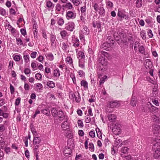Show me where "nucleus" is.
Instances as JSON below:
<instances>
[{"mask_svg":"<svg viewBox=\"0 0 160 160\" xmlns=\"http://www.w3.org/2000/svg\"><path fill=\"white\" fill-rule=\"evenodd\" d=\"M136 7L138 8H139L142 5V0H137L136 2Z\"/></svg>","mask_w":160,"mask_h":160,"instance_id":"34","label":"nucleus"},{"mask_svg":"<svg viewBox=\"0 0 160 160\" xmlns=\"http://www.w3.org/2000/svg\"><path fill=\"white\" fill-rule=\"evenodd\" d=\"M152 131L154 134H158L160 132V126L154 124L152 126Z\"/></svg>","mask_w":160,"mask_h":160,"instance_id":"10","label":"nucleus"},{"mask_svg":"<svg viewBox=\"0 0 160 160\" xmlns=\"http://www.w3.org/2000/svg\"><path fill=\"white\" fill-rule=\"evenodd\" d=\"M46 6L48 8H54V5L50 1H48L46 3Z\"/></svg>","mask_w":160,"mask_h":160,"instance_id":"39","label":"nucleus"},{"mask_svg":"<svg viewBox=\"0 0 160 160\" xmlns=\"http://www.w3.org/2000/svg\"><path fill=\"white\" fill-rule=\"evenodd\" d=\"M99 13L100 15H103L105 13V10L103 7H100L99 9Z\"/></svg>","mask_w":160,"mask_h":160,"instance_id":"46","label":"nucleus"},{"mask_svg":"<svg viewBox=\"0 0 160 160\" xmlns=\"http://www.w3.org/2000/svg\"><path fill=\"white\" fill-rule=\"evenodd\" d=\"M66 61L70 64H71L72 63V60L70 57H68L66 58Z\"/></svg>","mask_w":160,"mask_h":160,"instance_id":"53","label":"nucleus"},{"mask_svg":"<svg viewBox=\"0 0 160 160\" xmlns=\"http://www.w3.org/2000/svg\"><path fill=\"white\" fill-rule=\"evenodd\" d=\"M61 8H62L61 6L59 4H57L56 6V10L58 11H60V10L61 9Z\"/></svg>","mask_w":160,"mask_h":160,"instance_id":"62","label":"nucleus"},{"mask_svg":"<svg viewBox=\"0 0 160 160\" xmlns=\"http://www.w3.org/2000/svg\"><path fill=\"white\" fill-rule=\"evenodd\" d=\"M99 68L101 71L105 70L107 65V61L104 57H101L98 59Z\"/></svg>","mask_w":160,"mask_h":160,"instance_id":"1","label":"nucleus"},{"mask_svg":"<svg viewBox=\"0 0 160 160\" xmlns=\"http://www.w3.org/2000/svg\"><path fill=\"white\" fill-rule=\"evenodd\" d=\"M16 41L17 42V44L18 45H22L23 44L22 41V40L20 38H16Z\"/></svg>","mask_w":160,"mask_h":160,"instance_id":"49","label":"nucleus"},{"mask_svg":"<svg viewBox=\"0 0 160 160\" xmlns=\"http://www.w3.org/2000/svg\"><path fill=\"white\" fill-rule=\"evenodd\" d=\"M62 6L63 7H65L68 10L73 9V7L70 2L67 3L65 5H63Z\"/></svg>","mask_w":160,"mask_h":160,"instance_id":"22","label":"nucleus"},{"mask_svg":"<svg viewBox=\"0 0 160 160\" xmlns=\"http://www.w3.org/2000/svg\"><path fill=\"white\" fill-rule=\"evenodd\" d=\"M88 83L87 82L84 80H82L81 82V86L84 87L85 90H87L88 89Z\"/></svg>","mask_w":160,"mask_h":160,"instance_id":"20","label":"nucleus"},{"mask_svg":"<svg viewBox=\"0 0 160 160\" xmlns=\"http://www.w3.org/2000/svg\"><path fill=\"white\" fill-rule=\"evenodd\" d=\"M94 10L96 11H98L99 9V6L97 3H95L93 6Z\"/></svg>","mask_w":160,"mask_h":160,"instance_id":"60","label":"nucleus"},{"mask_svg":"<svg viewBox=\"0 0 160 160\" xmlns=\"http://www.w3.org/2000/svg\"><path fill=\"white\" fill-rule=\"evenodd\" d=\"M13 59L16 61H19L20 60L21 57L20 55H15L13 56Z\"/></svg>","mask_w":160,"mask_h":160,"instance_id":"43","label":"nucleus"},{"mask_svg":"<svg viewBox=\"0 0 160 160\" xmlns=\"http://www.w3.org/2000/svg\"><path fill=\"white\" fill-rule=\"evenodd\" d=\"M108 118L110 122H114L116 119V116L113 114H111L108 115Z\"/></svg>","mask_w":160,"mask_h":160,"instance_id":"17","label":"nucleus"},{"mask_svg":"<svg viewBox=\"0 0 160 160\" xmlns=\"http://www.w3.org/2000/svg\"><path fill=\"white\" fill-rule=\"evenodd\" d=\"M85 59H82L79 60V66L82 68H84Z\"/></svg>","mask_w":160,"mask_h":160,"instance_id":"23","label":"nucleus"},{"mask_svg":"<svg viewBox=\"0 0 160 160\" xmlns=\"http://www.w3.org/2000/svg\"><path fill=\"white\" fill-rule=\"evenodd\" d=\"M139 51L141 53H144L145 52V49L144 47L142 46H140L139 48Z\"/></svg>","mask_w":160,"mask_h":160,"instance_id":"44","label":"nucleus"},{"mask_svg":"<svg viewBox=\"0 0 160 160\" xmlns=\"http://www.w3.org/2000/svg\"><path fill=\"white\" fill-rule=\"evenodd\" d=\"M78 126L79 127H82L83 126V124L81 120H79L78 122Z\"/></svg>","mask_w":160,"mask_h":160,"instance_id":"61","label":"nucleus"},{"mask_svg":"<svg viewBox=\"0 0 160 160\" xmlns=\"http://www.w3.org/2000/svg\"><path fill=\"white\" fill-rule=\"evenodd\" d=\"M62 49L63 50L66 51L68 47V45L67 43H66L65 42H63L62 44Z\"/></svg>","mask_w":160,"mask_h":160,"instance_id":"35","label":"nucleus"},{"mask_svg":"<svg viewBox=\"0 0 160 160\" xmlns=\"http://www.w3.org/2000/svg\"><path fill=\"white\" fill-rule=\"evenodd\" d=\"M147 34H148V36L150 38H152L153 36V35L152 33V32L151 29H149L148 30V31L147 32Z\"/></svg>","mask_w":160,"mask_h":160,"instance_id":"48","label":"nucleus"},{"mask_svg":"<svg viewBox=\"0 0 160 160\" xmlns=\"http://www.w3.org/2000/svg\"><path fill=\"white\" fill-rule=\"evenodd\" d=\"M47 58L50 61H52L54 59V56L51 53H49L46 55Z\"/></svg>","mask_w":160,"mask_h":160,"instance_id":"28","label":"nucleus"},{"mask_svg":"<svg viewBox=\"0 0 160 160\" xmlns=\"http://www.w3.org/2000/svg\"><path fill=\"white\" fill-rule=\"evenodd\" d=\"M118 16L121 18H124L125 19L127 20L128 18L127 13L124 10H118Z\"/></svg>","mask_w":160,"mask_h":160,"instance_id":"7","label":"nucleus"},{"mask_svg":"<svg viewBox=\"0 0 160 160\" xmlns=\"http://www.w3.org/2000/svg\"><path fill=\"white\" fill-rule=\"evenodd\" d=\"M76 101L77 102H79L81 100V98L78 93L77 96H75V98Z\"/></svg>","mask_w":160,"mask_h":160,"instance_id":"54","label":"nucleus"},{"mask_svg":"<svg viewBox=\"0 0 160 160\" xmlns=\"http://www.w3.org/2000/svg\"><path fill=\"white\" fill-rule=\"evenodd\" d=\"M122 140L120 139L116 138L115 140L114 145L116 147H119L122 145Z\"/></svg>","mask_w":160,"mask_h":160,"instance_id":"16","label":"nucleus"},{"mask_svg":"<svg viewBox=\"0 0 160 160\" xmlns=\"http://www.w3.org/2000/svg\"><path fill=\"white\" fill-rule=\"evenodd\" d=\"M58 111L55 108H52L51 110L52 115L53 117H56L57 113H58Z\"/></svg>","mask_w":160,"mask_h":160,"instance_id":"37","label":"nucleus"},{"mask_svg":"<svg viewBox=\"0 0 160 160\" xmlns=\"http://www.w3.org/2000/svg\"><path fill=\"white\" fill-rule=\"evenodd\" d=\"M72 2L75 6H78L80 3V1L78 0H72Z\"/></svg>","mask_w":160,"mask_h":160,"instance_id":"58","label":"nucleus"},{"mask_svg":"<svg viewBox=\"0 0 160 160\" xmlns=\"http://www.w3.org/2000/svg\"><path fill=\"white\" fill-rule=\"evenodd\" d=\"M82 31V32L83 34H85L86 35L89 33V29L86 26L83 27Z\"/></svg>","mask_w":160,"mask_h":160,"instance_id":"32","label":"nucleus"},{"mask_svg":"<svg viewBox=\"0 0 160 160\" xmlns=\"http://www.w3.org/2000/svg\"><path fill=\"white\" fill-rule=\"evenodd\" d=\"M106 3L107 6L109 7L112 8L113 7V3L110 1L109 0H106Z\"/></svg>","mask_w":160,"mask_h":160,"instance_id":"40","label":"nucleus"},{"mask_svg":"<svg viewBox=\"0 0 160 160\" xmlns=\"http://www.w3.org/2000/svg\"><path fill=\"white\" fill-rule=\"evenodd\" d=\"M72 149L68 148V147H65L64 150V153L65 156L67 157H70L72 154Z\"/></svg>","mask_w":160,"mask_h":160,"instance_id":"8","label":"nucleus"},{"mask_svg":"<svg viewBox=\"0 0 160 160\" xmlns=\"http://www.w3.org/2000/svg\"><path fill=\"white\" fill-rule=\"evenodd\" d=\"M72 41L73 46L75 48H76L79 46V41L77 37L74 36V37L72 38Z\"/></svg>","mask_w":160,"mask_h":160,"instance_id":"11","label":"nucleus"},{"mask_svg":"<svg viewBox=\"0 0 160 160\" xmlns=\"http://www.w3.org/2000/svg\"><path fill=\"white\" fill-rule=\"evenodd\" d=\"M31 67L33 70H36L37 69L36 64L34 62H32L31 64Z\"/></svg>","mask_w":160,"mask_h":160,"instance_id":"55","label":"nucleus"},{"mask_svg":"<svg viewBox=\"0 0 160 160\" xmlns=\"http://www.w3.org/2000/svg\"><path fill=\"white\" fill-rule=\"evenodd\" d=\"M47 85L49 88H53L55 87V83L52 81H48L47 82Z\"/></svg>","mask_w":160,"mask_h":160,"instance_id":"29","label":"nucleus"},{"mask_svg":"<svg viewBox=\"0 0 160 160\" xmlns=\"http://www.w3.org/2000/svg\"><path fill=\"white\" fill-rule=\"evenodd\" d=\"M24 72L26 75H28L31 73V70L28 68H26L25 69Z\"/></svg>","mask_w":160,"mask_h":160,"instance_id":"56","label":"nucleus"},{"mask_svg":"<svg viewBox=\"0 0 160 160\" xmlns=\"http://www.w3.org/2000/svg\"><path fill=\"white\" fill-rule=\"evenodd\" d=\"M140 35L143 40H145L146 38V33L145 30H142L140 32Z\"/></svg>","mask_w":160,"mask_h":160,"instance_id":"38","label":"nucleus"},{"mask_svg":"<svg viewBox=\"0 0 160 160\" xmlns=\"http://www.w3.org/2000/svg\"><path fill=\"white\" fill-rule=\"evenodd\" d=\"M86 14L85 13H82L80 16V19L83 22H85L86 20L85 19Z\"/></svg>","mask_w":160,"mask_h":160,"instance_id":"50","label":"nucleus"},{"mask_svg":"<svg viewBox=\"0 0 160 160\" xmlns=\"http://www.w3.org/2000/svg\"><path fill=\"white\" fill-rule=\"evenodd\" d=\"M157 145V144H155L152 147V149L155 152L154 156L155 158H158L160 156V147H156Z\"/></svg>","mask_w":160,"mask_h":160,"instance_id":"6","label":"nucleus"},{"mask_svg":"<svg viewBox=\"0 0 160 160\" xmlns=\"http://www.w3.org/2000/svg\"><path fill=\"white\" fill-rule=\"evenodd\" d=\"M96 132L97 133L98 137L99 138H102V135L101 132L100 131V129L98 128H97L96 129Z\"/></svg>","mask_w":160,"mask_h":160,"instance_id":"42","label":"nucleus"},{"mask_svg":"<svg viewBox=\"0 0 160 160\" xmlns=\"http://www.w3.org/2000/svg\"><path fill=\"white\" fill-rule=\"evenodd\" d=\"M60 71L58 69H57L54 71V76L56 77H59L60 75Z\"/></svg>","mask_w":160,"mask_h":160,"instance_id":"36","label":"nucleus"},{"mask_svg":"<svg viewBox=\"0 0 160 160\" xmlns=\"http://www.w3.org/2000/svg\"><path fill=\"white\" fill-rule=\"evenodd\" d=\"M129 149L126 147H123L121 149V152L122 153L124 154L128 153Z\"/></svg>","mask_w":160,"mask_h":160,"instance_id":"24","label":"nucleus"},{"mask_svg":"<svg viewBox=\"0 0 160 160\" xmlns=\"http://www.w3.org/2000/svg\"><path fill=\"white\" fill-rule=\"evenodd\" d=\"M149 109L151 112H153L154 111H157L158 110V108L156 107H155L152 105H151V108H149Z\"/></svg>","mask_w":160,"mask_h":160,"instance_id":"45","label":"nucleus"},{"mask_svg":"<svg viewBox=\"0 0 160 160\" xmlns=\"http://www.w3.org/2000/svg\"><path fill=\"white\" fill-rule=\"evenodd\" d=\"M60 34L62 38L63 39H64L66 36H68V34L67 32L65 30L62 31L60 32Z\"/></svg>","mask_w":160,"mask_h":160,"instance_id":"27","label":"nucleus"},{"mask_svg":"<svg viewBox=\"0 0 160 160\" xmlns=\"http://www.w3.org/2000/svg\"><path fill=\"white\" fill-rule=\"evenodd\" d=\"M131 105L132 106H135L136 105V98L135 97H133L131 98L130 103Z\"/></svg>","mask_w":160,"mask_h":160,"instance_id":"31","label":"nucleus"},{"mask_svg":"<svg viewBox=\"0 0 160 160\" xmlns=\"http://www.w3.org/2000/svg\"><path fill=\"white\" fill-rule=\"evenodd\" d=\"M74 146V145L72 140L69 139L68 141L67 145L66 147L73 149Z\"/></svg>","mask_w":160,"mask_h":160,"instance_id":"18","label":"nucleus"},{"mask_svg":"<svg viewBox=\"0 0 160 160\" xmlns=\"http://www.w3.org/2000/svg\"><path fill=\"white\" fill-rule=\"evenodd\" d=\"M64 115L62 111H59V115L58 117L60 120H62L64 118Z\"/></svg>","mask_w":160,"mask_h":160,"instance_id":"25","label":"nucleus"},{"mask_svg":"<svg viewBox=\"0 0 160 160\" xmlns=\"http://www.w3.org/2000/svg\"><path fill=\"white\" fill-rule=\"evenodd\" d=\"M121 155L122 158H125L127 160H132V157L130 155H128L127 156H122V154H121Z\"/></svg>","mask_w":160,"mask_h":160,"instance_id":"59","label":"nucleus"},{"mask_svg":"<svg viewBox=\"0 0 160 160\" xmlns=\"http://www.w3.org/2000/svg\"><path fill=\"white\" fill-rule=\"evenodd\" d=\"M66 136L68 138L71 139L73 137V134L70 131L68 132L67 133H66Z\"/></svg>","mask_w":160,"mask_h":160,"instance_id":"41","label":"nucleus"},{"mask_svg":"<svg viewBox=\"0 0 160 160\" xmlns=\"http://www.w3.org/2000/svg\"><path fill=\"white\" fill-rule=\"evenodd\" d=\"M64 21L63 19L61 17L58 18L57 23L59 25L62 26L64 23Z\"/></svg>","mask_w":160,"mask_h":160,"instance_id":"26","label":"nucleus"},{"mask_svg":"<svg viewBox=\"0 0 160 160\" xmlns=\"http://www.w3.org/2000/svg\"><path fill=\"white\" fill-rule=\"evenodd\" d=\"M41 141L40 138L39 137L34 136L33 143L34 145H36L40 143Z\"/></svg>","mask_w":160,"mask_h":160,"instance_id":"19","label":"nucleus"},{"mask_svg":"<svg viewBox=\"0 0 160 160\" xmlns=\"http://www.w3.org/2000/svg\"><path fill=\"white\" fill-rule=\"evenodd\" d=\"M35 77L38 80H40L42 78V76L41 74L39 73H38L36 74Z\"/></svg>","mask_w":160,"mask_h":160,"instance_id":"57","label":"nucleus"},{"mask_svg":"<svg viewBox=\"0 0 160 160\" xmlns=\"http://www.w3.org/2000/svg\"><path fill=\"white\" fill-rule=\"evenodd\" d=\"M115 42L113 40L106 42L103 43L102 46V47L103 49L108 51L110 49V48L113 46Z\"/></svg>","mask_w":160,"mask_h":160,"instance_id":"4","label":"nucleus"},{"mask_svg":"<svg viewBox=\"0 0 160 160\" xmlns=\"http://www.w3.org/2000/svg\"><path fill=\"white\" fill-rule=\"evenodd\" d=\"M75 26L74 23L73 22H69L66 24L65 28L69 31H72Z\"/></svg>","mask_w":160,"mask_h":160,"instance_id":"9","label":"nucleus"},{"mask_svg":"<svg viewBox=\"0 0 160 160\" xmlns=\"http://www.w3.org/2000/svg\"><path fill=\"white\" fill-rule=\"evenodd\" d=\"M110 128L112 129V132L115 135H118L121 133V125L117 123L113 127H110Z\"/></svg>","mask_w":160,"mask_h":160,"instance_id":"3","label":"nucleus"},{"mask_svg":"<svg viewBox=\"0 0 160 160\" xmlns=\"http://www.w3.org/2000/svg\"><path fill=\"white\" fill-rule=\"evenodd\" d=\"M41 111L42 113L48 116L50 113L49 110L48 108L42 109Z\"/></svg>","mask_w":160,"mask_h":160,"instance_id":"33","label":"nucleus"},{"mask_svg":"<svg viewBox=\"0 0 160 160\" xmlns=\"http://www.w3.org/2000/svg\"><path fill=\"white\" fill-rule=\"evenodd\" d=\"M144 65L146 69H149L152 67V62L149 59H147L145 60L144 62Z\"/></svg>","mask_w":160,"mask_h":160,"instance_id":"14","label":"nucleus"},{"mask_svg":"<svg viewBox=\"0 0 160 160\" xmlns=\"http://www.w3.org/2000/svg\"><path fill=\"white\" fill-rule=\"evenodd\" d=\"M76 16V13L75 11L73 12L69 11L66 12V17L67 19L68 20L75 19Z\"/></svg>","mask_w":160,"mask_h":160,"instance_id":"5","label":"nucleus"},{"mask_svg":"<svg viewBox=\"0 0 160 160\" xmlns=\"http://www.w3.org/2000/svg\"><path fill=\"white\" fill-rule=\"evenodd\" d=\"M85 121L86 123H89L91 121V118L88 116H87L85 118Z\"/></svg>","mask_w":160,"mask_h":160,"instance_id":"64","label":"nucleus"},{"mask_svg":"<svg viewBox=\"0 0 160 160\" xmlns=\"http://www.w3.org/2000/svg\"><path fill=\"white\" fill-rule=\"evenodd\" d=\"M78 49H76V51L77 53V57L78 59V60L81 59H84L85 55L84 52L82 51H79L78 52Z\"/></svg>","mask_w":160,"mask_h":160,"instance_id":"13","label":"nucleus"},{"mask_svg":"<svg viewBox=\"0 0 160 160\" xmlns=\"http://www.w3.org/2000/svg\"><path fill=\"white\" fill-rule=\"evenodd\" d=\"M120 105V103L117 101H114L110 102L107 105V108L106 111L108 112H110L112 111L110 108H113L115 107H118Z\"/></svg>","mask_w":160,"mask_h":160,"instance_id":"2","label":"nucleus"},{"mask_svg":"<svg viewBox=\"0 0 160 160\" xmlns=\"http://www.w3.org/2000/svg\"><path fill=\"white\" fill-rule=\"evenodd\" d=\"M107 78V76H103V77L100 79V85H102L104 82L105 81V79L106 78Z\"/></svg>","mask_w":160,"mask_h":160,"instance_id":"51","label":"nucleus"},{"mask_svg":"<svg viewBox=\"0 0 160 160\" xmlns=\"http://www.w3.org/2000/svg\"><path fill=\"white\" fill-rule=\"evenodd\" d=\"M39 146L38 145H36L35 147V148L33 149L34 152V154L36 156V160H38V150Z\"/></svg>","mask_w":160,"mask_h":160,"instance_id":"21","label":"nucleus"},{"mask_svg":"<svg viewBox=\"0 0 160 160\" xmlns=\"http://www.w3.org/2000/svg\"><path fill=\"white\" fill-rule=\"evenodd\" d=\"M86 5H84L83 7H82L80 8L81 14L85 13V12H86Z\"/></svg>","mask_w":160,"mask_h":160,"instance_id":"52","label":"nucleus"},{"mask_svg":"<svg viewBox=\"0 0 160 160\" xmlns=\"http://www.w3.org/2000/svg\"><path fill=\"white\" fill-rule=\"evenodd\" d=\"M61 127L63 130H68L69 128V124L67 120L62 124Z\"/></svg>","mask_w":160,"mask_h":160,"instance_id":"12","label":"nucleus"},{"mask_svg":"<svg viewBox=\"0 0 160 160\" xmlns=\"http://www.w3.org/2000/svg\"><path fill=\"white\" fill-rule=\"evenodd\" d=\"M6 11L5 9L2 8L0 10V14L2 15L5 16L6 15Z\"/></svg>","mask_w":160,"mask_h":160,"instance_id":"63","label":"nucleus"},{"mask_svg":"<svg viewBox=\"0 0 160 160\" xmlns=\"http://www.w3.org/2000/svg\"><path fill=\"white\" fill-rule=\"evenodd\" d=\"M50 38L52 46L53 47H55L56 45V36L53 35H51Z\"/></svg>","mask_w":160,"mask_h":160,"instance_id":"15","label":"nucleus"},{"mask_svg":"<svg viewBox=\"0 0 160 160\" xmlns=\"http://www.w3.org/2000/svg\"><path fill=\"white\" fill-rule=\"evenodd\" d=\"M35 85H36L35 89L38 91L40 90L43 88L42 85L40 83H37Z\"/></svg>","mask_w":160,"mask_h":160,"instance_id":"30","label":"nucleus"},{"mask_svg":"<svg viewBox=\"0 0 160 160\" xmlns=\"http://www.w3.org/2000/svg\"><path fill=\"white\" fill-rule=\"evenodd\" d=\"M23 58L25 62L28 63L29 61V57L28 55H25L23 56Z\"/></svg>","mask_w":160,"mask_h":160,"instance_id":"47","label":"nucleus"}]
</instances>
